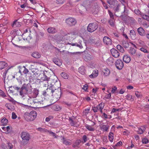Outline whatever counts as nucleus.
<instances>
[{"label":"nucleus","mask_w":149,"mask_h":149,"mask_svg":"<svg viewBox=\"0 0 149 149\" xmlns=\"http://www.w3.org/2000/svg\"><path fill=\"white\" fill-rule=\"evenodd\" d=\"M37 116V113L36 111H33L30 113H26L24 117L27 121H33L36 118Z\"/></svg>","instance_id":"nucleus-1"},{"label":"nucleus","mask_w":149,"mask_h":149,"mask_svg":"<svg viewBox=\"0 0 149 149\" xmlns=\"http://www.w3.org/2000/svg\"><path fill=\"white\" fill-rule=\"evenodd\" d=\"M21 137L22 139L23 144L24 145L27 144L30 139V136L29 134L26 132H22V133Z\"/></svg>","instance_id":"nucleus-2"},{"label":"nucleus","mask_w":149,"mask_h":149,"mask_svg":"<svg viewBox=\"0 0 149 149\" xmlns=\"http://www.w3.org/2000/svg\"><path fill=\"white\" fill-rule=\"evenodd\" d=\"M98 27L97 24L96 23H89L87 27V31L91 33H92L96 30Z\"/></svg>","instance_id":"nucleus-3"},{"label":"nucleus","mask_w":149,"mask_h":149,"mask_svg":"<svg viewBox=\"0 0 149 149\" xmlns=\"http://www.w3.org/2000/svg\"><path fill=\"white\" fill-rule=\"evenodd\" d=\"M53 90L54 91H53V92L52 96H53V97H54L56 98L59 97L61 94L60 89L56 88L54 86Z\"/></svg>","instance_id":"nucleus-4"},{"label":"nucleus","mask_w":149,"mask_h":149,"mask_svg":"<svg viewBox=\"0 0 149 149\" xmlns=\"http://www.w3.org/2000/svg\"><path fill=\"white\" fill-rule=\"evenodd\" d=\"M22 87L27 93H28L31 92L32 89L31 86L29 83L24 84Z\"/></svg>","instance_id":"nucleus-5"},{"label":"nucleus","mask_w":149,"mask_h":149,"mask_svg":"<svg viewBox=\"0 0 149 149\" xmlns=\"http://www.w3.org/2000/svg\"><path fill=\"white\" fill-rule=\"evenodd\" d=\"M66 23L70 26L75 25L76 23V21L74 18H69L66 20Z\"/></svg>","instance_id":"nucleus-6"},{"label":"nucleus","mask_w":149,"mask_h":149,"mask_svg":"<svg viewBox=\"0 0 149 149\" xmlns=\"http://www.w3.org/2000/svg\"><path fill=\"white\" fill-rule=\"evenodd\" d=\"M54 86V85L52 84H50L48 86V87L46 90L48 95L52 96Z\"/></svg>","instance_id":"nucleus-7"},{"label":"nucleus","mask_w":149,"mask_h":149,"mask_svg":"<svg viewBox=\"0 0 149 149\" xmlns=\"http://www.w3.org/2000/svg\"><path fill=\"white\" fill-rule=\"evenodd\" d=\"M28 96L30 98H36L38 94V91L36 89L34 90L32 92L28 93Z\"/></svg>","instance_id":"nucleus-8"},{"label":"nucleus","mask_w":149,"mask_h":149,"mask_svg":"<svg viewBox=\"0 0 149 149\" xmlns=\"http://www.w3.org/2000/svg\"><path fill=\"white\" fill-rule=\"evenodd\" d=\"M115 65L116 68L119 70L121 69L124 66L123 62L120 59H118L116 61Z\"/></svg>","instance_id":"nucleus-9"},{"label":"nucleus","mask_w":149,"mask_h":149,"mask_svg":"<svg viewBox=\"0 0 149 149\" xmlns=\"http://www.w3.org/2000/svg\"><path fill=\"white\" fill-rule=\"evenodd\" d=\"M120 4L119 3L116 4L114 6H111V8H112L114 12V14L117 17H119L118 15H117L116 13L119 11L120 10Z\"/></svg>","instance_id":"nucleus-10"},{"label":"nucleus","mask_w":149,"mask_h":149,"mask_svg":"<svg viewBox=\"0 0 149 149\" xmlns=\"http://www.w3.org/2000/svg\"><path fill=\"white\" fill-rule=\"evenodd\" d=\"M40 79H38V80H40V81H50V78L48 77L44 73L40 74L39 75Z\"/></svg>","instance_id":"nucleus-11"},{"label":"nucleus","mask_w":149,"mask_h":149,"mask_svg":"<svg viewBox=\"0 0 149 149\" xmlns=\"http://www.w3.org/2000/svg\"><path fill=\"white\" fill-rule=\"evenodd\" d=\"M103 41L104 43L107 45H111L112 44L111 40L107 36H104L103 38Z\"/></svg>","instance_id":"nucleus-12"},{"label":"nucleus","mask_w":149,"mask_h":149,"mask_svg":"<svg viewBox=\"0 0 149 149\" xmlns=\"http://www.w3.org/2000/svg\"><path fill=\"white\" fill-rule=\"evenodd\" d=\"M111 52L112 55L114 57L117 58L119 56V53L115 49H112L111 50Z\"/></svg>","instance_id":"nucleus-13"},{"label":"nucleus","mask_w":149,"mask_h":149,"mask_svg":"<svg viewBox=\"0 0 149 149\" xmlns=\"http://www.w3.org/2000/svg\"><path fill=\"white\" fill-rule=\"evenodd\" d=\"M55 38V41L57 44H63V39L62 36H57Z\"/></svg>","instance_id":"nucleus-14"},{"label":"nucleus","mask_w":149,"mask_h":149,"mask_svg":"<svg viewBox=\"0 0 149 149\" xmlns=\"http://www.w3.org/2000/svg\"><path fill=\"white\" fill-rule=\"evenodd\" d=\"M49 81H39V84L40 85L43 87H48L49 84H50Z\"/></svg>","instance_id":"nucleus-15"},{"label":"nucleus","mask_w":149,"mask_h":149,"mask_svg":"<svg viewBox=\"0 0 149 149\" xmlns=\"http://www.w3.org/2000/svg\"><path fill=\"white\" fill-rule=\"evenodd\" d=\"M61 140L63 143L66 145H69L71 144V141L70 139H67L64 137H63Z\"/></svg>","instance_id":"nucleus-16"},{"label":"nucleus","mask_w":149,"mask_h":149,"mask_svg":"<svg viewBox=\"0 0 149 149\" xmlns=\"http://www.w3.org/2000/svg\"><path fill=\"white\" fill-rule=\"evenodd\" d=\"M47 32L50 33H54L57 32V30L54 27H50L48 28L47 29Z\"/></svg>","instance_id":"nucleus-17"},{"label":"nucleus","mask_w":149,"mask_h":149,"mask_svg":"<svg viewBox=\"0 0 149 149\" xmlns=\"http://www.w3.org/2000/svg\"><path fill=\"white\" fill-rule=\"evenodd\" d=\"M138 32L140 36H143L145 34V32L144 29L141 27L138 28L137 29Z\"/></svg>","instance_id":"nucleus-18"},{"label":"nucleus","mask_w":149,"mask_h":149,"mask_svg":"<svg viewBox=\"0 0 149 149\" xmlns=\"http://www.w3.org/2000/svg\"><path fill=\"white\" fill-rule=\"evenodd\" d=\"M104 107V104L103 103H101L97 106L96 107L97 108V110L100 111L101 113H102V110Z\"/></svg>","instance_id":"nucleus-19"},{"label":"nucleus","mask_w":149,"mask_h":149,"mask_svg":"<svg viewBox=\"0 0 149 149\" xmlns=\"http://www.w3.org/2000/svg\"><path fill=\"white\" fill-rule=\"evenodd\" d=\"M123 60L125 63H128L130 61V58L128 56V55H125L123 57Z\"/></svg>","instance_id":"nucleus-20"},{"label":"nucleus","mask_w":149,"mask_h":149,"mask_svg":"<svg viewBox=\"0 0 149 149\" xmlns=\"http://www.w3.org/2000/svg\"><path fill=\"white\" fill-rule=\"evenodd\" d=\"M107 2L110 5V7L114 6L116 4H117V1L116 0H107Z\"/></svg>","instance_id":"nucleus-21"},{"label":"nucleus","mask_w":149,"mask_h":149,"mask_svg":"<svg viewBox=\"0 0 149 149\" xmlns=\"http://www.w3.org/2000/svg\"><path fill=\"white\" fill-rule=\"evenodd\" d=\"M98 74V71L97 70H95L93 71V73L91 75H89L90 78H93L97 77Z\"/></svg>","instance_id":"nucleus-22"},{"label":"nucleus","mask_w":149,"mask_h":149,"mask_svg":"<svg viewBox=\"0 0 149 149\" xmlns=\"http://www.w3.org/2000/svg\"><path fill=\"white\" fill-rule=\"evenodd\" d=\"M129 52L132 56H134L136 54V49L133 48L131 47L129 51Z\"/></svg>","instance_id":"nucleus-23"},{"label":"nucleus","mask_w":149,"mask_h":149,"mask_svg":"<svg viewBox=\"0 0 149 149\" xmlns=\"http://www.w3.org/2000/svg\"><path fill=\"white\" fill-rule=\"evenodd\" d=\"M53 61L58 66H60L62 64V63L60 60L56 58H54L53 59Z\"/></svg>","instance_id":"nucleus-24"},{"label":"nucleus","mask_w":149,"mask_h":149,"mask_svg":"<svg viewBox=\"0 0 149 149\" xmlns=\"http://www.w3.org/2000/svg\"><path fill=\"white\" fill-rule=\"evenodd\" d=\"M79 72L82 74L84 75L85 74V70L84 66H81L78 69Z\"/></svg>","instance_id":"nucleus-25"},{"label":"nucleus","mask_w":149,"mask_h":149,"mask_svg":"<svg viewBox=\"0 0 149 149\" xmlns=\"http://www.w3.org/2000/svg\"><path fill=\"white\" fill-rule=\"evenodd\" d=\"M19 92V95L22 97H23L24 95V94L26 93V92L25 91L22 87L21 88H20L19 90L18 91Z\"/></svg>","instance_id":"nucleus-26"},{"label":"nucleus","mask_w":149,"mask_h":149,"mask_svg":"<svg viewBox=\"0 0 149 149\" xmlns=\"http://www.w3.org/2000/svg\"><path fill=\"white\" fill-rule=\"evenodd\" d=\"M109 125H103L100 127V129L103 131L107 132L109 128Z\"/></svg>","instance_id":"nucleus-27"},{"label":"nucleus","mask_w":149,"mask_h":149,"mask_svg":"<svg viewBox=\"0 0 149 149\" xmlns=\"http://www.w3.org/2000/svg\"><path fill=\"white\" fill-rule=\"evenodd\" d=\"M57 78L56 77L54 76L53 79H50V81H49V83H50V84H54V86L55 83L57 81Z\"/></svg>","instance_id":"nucleus-28"},{"label":"nucleus","mask_w":149,"mask_h":149,"mask_svg":"<svg viewBox=\"0 0 149 149\" xmlns=\"http://www.w3.org/2000/svg\"><path fill=\"white\" fill-rule=\"evenodd\" d=\"M7 66V64L4 62H0V69H2Z\"/></svg>","instance_id":"nucleus-29"},{"label":"nucleus","mask_w":149,"mask_h":149,"mask_svg":"<svg viewBox=\"0 0 149 149\" xmlns=\"http://www.w3.org/2000/svg\"><path fill=\"white\" fill-rule=\"evenodd\" d=\"M32 56L34 58H40V55L39 53L38 52H35L32 54Z\"/></svg>","instance_id":"nucleus-30"},{"label":"nucleus","mask_w":149,"mask_h":149,"mask_svg":"<svg viewBox=\"0 0 149 149\" xmlns=\"http://www.w3.org/2000/svg\"><path fill=\"white\" fill-rule=\"evenodd\" d=\"M123 46L125 48H127L129 46V43L127 41L123 40L122 41Z\"/></svg>","instance_id":"nucleus-31"},{"label":"nucleus","mask_w":149,"mask_h":149,"mask_svg":"<svg viewBox=\"0 0 149 149\" xmlns=\"http://www.w3.org/2000/svg\"><path fill=\"white\" fill-rule=\"evenodd\" d=\"M13 27H19L20 26V23L17 21H15L12 24Z\"/></svg>","instance_id":"nucleus-32"},{"label":"nucleus","mask_w":149,"mask_h":149,"mask_svg":"<svg viewBox=\"0 0 149 149\" xmlns=\"http://www.w3.org/2000/svg\"><path fill=\"white\" fill-rule=\"evenodd\" d=\"M81 142V141L79 139L77 140L73 144L72 147L74 148L77 147Z\"/></svg>","instance_id":"nucleus-33"},{"label":"nucleus","mask_w":149,"mask_h":149,"mask_svg":"<svg viewBox=\"0 0 149 149\" xmlns=\"http://www.w3.org/2000/svg\"><path fill=\"white\" fill-rule=\"evenodd\" d=\"M103 72L104 73V75L105 76H108L110 74V71L109 70L106 68L104 69L103 71Z\"/></svg>","instance_id":"nucleus-34"},{"label":"nucleus","mask_w":149,"mask_h":149,"mask_svg":"<svg viewBox=\"0 0 149 149\" xmlns=\"http://www.w3.org/2000/svg\"><path fill=\"white\" fill-rule=\"evenodd\" d=\"M86 127L88 130L91 131H94V128L91 125H86Z\"/></svg>","instance_id":"nucleus-35"},{"label":"nucleus","mask_w":149,"mask_h":149,"mask_svg":"<svg viewBox=\"0 0 149 149\" xmlns=\"http://www.w3.org/2000/svg\"><path fill=\"white\" fill-rule=\"evenodd\" d=\"M117 49L120 52L123 53L124 52V48L120 45H118L117 46Z\"/></svg>","instance_id":"nucleus-36"},{"label":"nucleus","mask_w":149,"mask_h":149,"mask_svg":"<svg viewBox=\"0 0 149 149\" xmlns=\"http://www.w3.org/2000/svg\"><path fill=\"white\" fill-rule=\"evenodd\" d=\"M61 76L64 79H68L69 77V75L67 73L63 72L61 73Z\"/></svg>","instance_id":"nucleus-37"},{"label":"nucleus","mask_w":149,"mask_h":149,"mask_svg":"<svg viewBox=\"0 0 149 149\" xmlns=\"http://www.w3.org/2000/svg\"><path fill=\"white\" fill-rule=\"evenodd\" d=\"M8 120L5 118H3L1 121V122L2 123V124L3 125H5L7 124L8 123Z\"/></svg>","instance_id":"nucleus-38"},{"label":"nucleus","mask_w":149,"mask_h":149,"mask_svg":"<svg viewBox=\"0 0 149 149\" xmlns=\"http://www.w3.org/2000/svg\"><path fill=\"white\" fill-rule=\"evenodd\" d=\"M114 62L113 60V58L110 57L107 60V62L109 64L111 65Z\"/></svg>","instance_id":"nucleus-39"},{"label":"nucleus","mask_w":149,"mask_h":149,"mask_svg":"<svg viewBox=\"0 0 149 149\" xmlns=\"http://www.w3.org/2000/svg\"><path fill=\"white\" fill-rule=\"evenodd\" d=\"M5 106L9 110L11 111H13L14 110V107L11 106L10 104H7L5 105Z\"/></svg>","instance_id":"nucleus-40"},{"label":"nucleus","mask_w":149,"mask_h":149,"mask_svg":"<svg viewBox=\"0 0 149 149\" xmlns=\"http://www.w3.org/2000/svg\"><path fill=\"white\" fill-rule=\"evenodd\" d=\"M82 138L83 140L82 141L83 143H86L89 139L88 138L87 136L85 135L83 136Z\"/></svg>","instance_id":"nucleus-41"},{"label":"nucleus","mask_w":149,"mask_h":149,"mask_svg":"<svg viewBox=\"0 0 149 149\" xmlns=\"http://www.w3.org/2000/svg\"><path fill=\"white\" fill-rule=\"evenodd\" d=\"M82 42V41L80 40L79 41V43H76L75 46H77V47H79L80 49L82 48L83 47L81 44Z\"/></svg>","instance_id":"nucleus-42"},{"label":"nucleus","mask_w":149,"mask_h":149,"mask_svg":"<svg viewBox=\"0 0 149 149\" xmlns=\"http://www.w3.org/2000/svg\"><path fill=\"white\" fill-rule=\"evenodd\" d=\"M37 130L38 131H40L41 132H47V129L44 128H42L41 127H39L38 128Z\"/></svg>","instance_id":"nucleus-43"},{"label":"nucleus","mask_w":149,"mask_h":149,"mask_svg":"<svg viewBox=\"0 0 149 149\" xmlns=\"http://www.w3.org/2000/svg\"><path fill=\"white\" fill-rule=\"evenodd\" d=\"M142 127V128H139V130L137 131L138 134H142L143 132L145 130V128L143 127Z\"/></svg>","instance_id":"nucleus-44"},{"label":"nucleus","mask_w":149,"mask_h":149,"mask_svg":"<svg viewBox=\"0 0 149 149\" xmlns=\"http://www.w3.org/2000/svg\"><path fill=\"white\" fill-rule=\"evenodd\" d=\"M113 133H110L109 135V139L110 141L112 142L113 141Z\"/></svg>","instance_id":"nucleus-45"},{"label":"nucleus","mask_w":149,"mask_h":149,"mask_svg":"<svg viewBox=\"0 0 149 149\" xmlns=\"http://www.w3.org/2000/svg\"><path fill=\"white\" fill-rule=\"evenodd\" d=\"M130 34L131 36L133 37L134 38L135 37L136 33L133 30H132L130 31Z\"/></svg>","instance_id":"nucleus-46"},{"label":"nucleus","mask_w":149,"mask_h":149,"mask_svg":"<svg viewBox=\"0 0 149 149\" xmlns=\"http://www.w3.org/2000/svg\"><path fill=\"white\" fill-rule=\"evenodd\" d=\"M0 96L3 97L5 98L6 97L5 93L1 90L0 89Z\"/></svg>","instance_id":"nucleus-47"},{"label":"nucleus","mask_w":149,"mask_h":149,"mask_svg":"<svg viewBox=\"0 0 149 149\" xmlns=\"http://www.w3.org/2000/svg\"><path fill=\"white\" fill-rule=\"evenodd\" d=\"M141 15L144 19L148 21H149V16L144 14L143 15Z\"/></svg>","instance_id":"nucleus-48"},{"label":"nucleus","mask_w":149,"mask_h":149,"mask_svg":"<svg viewBox=\"0 0 149 149\" xmlns=\"http://www.w3.org/2000/svg\"><path fill=\"white\" fill-rule=\"evenodd\" d=\"M47 132L51 135L54 137V138H56L57 137L55 133H54L50 131L49 130H47Z\"/></svg>","instance_id":"nucleus-49"},{"label":"nucleus","mask_w":149,"mask_h":149,"mask_svg":"<svg viewBox=\"0 0 149 149\" xmlns=\"http://www.w3.org/2000/svg\"><path fill=\"white\" fill-rule=\"evenodd\" d=\"M24 66L23 67L19 66L18 67L19 68V72L22 75L23 73V71L24 70Z\"/></svg>","instance_id":"nucleus-50"},{"label":"nucleus","mask_w":149,"mask_h":149,"mask_svg":"<svg viewBox=\"0 0 149 149\" xmlns=\"http://www.w3.org/2000/svg\"><path fill=\"white\" fill-rule=\"evenodd\" d=\"M109 23L110 26H113L114 25V20L113 19H111L109 21Z\"/></svg>","instance_id":"nucleus-51"},{"label":"nucleus","mask_w":149,"mask_h":149,"mask_svg":"<svg viewBox=\"0 0 149 149\" xmlns=\"http://www.w3.org/2000/svg\"><path fill=\"white\" fill-rule=\"evenodd\" d=\"M126 97L127 99L131 101H132L134 100L133 96L131 95H127Z\"/></svg>","instance_id":"nucleus-52"},{"label":"nucleus","mask_w":149,"mask_h":149,"mask_svg":"<svg viewBox=\"0 0 149 149\" xmlns=\"http://www.w3.org/2000/svg\"><path fill=\"white\" fill-rule=\"evenodd\" d=\"M140 50L141 51L145 53H149V52L146 49L143 47L140 48Z\"/></svg>","instance_id":"nucleus-53"},{"label":"nucleus","mask_w":149,"mask_h":149,"mask_svg":"<svg viewBox=\"0 0 149 149\" xmlns=\"http://www.w3.org/2000/svg\"><path fill=\"white\" fill-rule=\"evenodd\" d=\"M7 146H8L9 149H12L13 148V145L10 142H8L7 143Z\"/></svg>","instance_id":"nucleus-54"},{"label":"nucleus","mask_w":149,"mask_h":149,"mask_svg":"<svg viewBox=\"0 0 149 149\" xmlns=\"http://www.w3.org/2000/svg\"><path fill=\"white\" fill-rule=\"evenodd\" d=\"M56 3L58 4H62L64 1L65 0H56Z\"/></svg>","instance_id":"nucleus-55"},{"label":"nucleus","mask_w":149,"mask_h":149,"mask_svg":"<svg viewBox=\"0 0 149 149\" xmlns=\"http://www.w3.org/2000/svg\"><path fill=\"white\" fill-rule=\"evenodd\" d=\"M10 88L12 89L13 88L15 90H17L18 91L19 90L20 88L18 87L17 86H11L9 87Z\"/></svg>","instance_id":"nucleus-56"},{"label":"nucleus","mask_w":149,"mask_h":149,"mask_svg":"<svg viewBox=\"0 0 149 149\" xmlns=\"http://www.w3.org/2000/svg\"><path fill=\"white\" fill-rule=\"evenodd\" d=\"M142 142L143 143L146 144L149 142V141L146 138H144L142 140Z\"/></svg>","instance_id":"nucleus-57"},{"label":"nucleus","mask_w":149,"mask_h":149,"mask_svg":"<svg viewBox=\"0 0 149 149\" xmlns=\"http://www.w3.org/2000/svg\"><path fill=\"white\" fill-rule=\"evenodd\" d=\"M103 114L102 117L104 118V119H106L109 118V117L107 116V115L104 113H102Z\"/></svg>","instance_id":"nucleus-58"},{"label":"nucleus","mask_w":149,"mask_h":149,"mask_svg":"<svg viewBox=\"0 0 149 149\" xmlns=\"http://www.w3.org/2000/svg\"><path fill=\"white\" fill-rule=\"evenodd\" d=\"M121 110H122V109H121L120 108V109L113 108L112 110L111 113H112V112L114 113L116 111H121Z\"/></svg>","instance_id":"nucleus-59"},{"label":"nucleus","mask_w":149,"mask_h":149,"mask_svg":"<svg viewBox=\"0 0 149 149\" xmlns=\"http://www.w3.org/2000/svg\"><path fill=\"white\" fill-rule=\"evenodd\" d=\"M109 14L110 16V17L111 19H113V15L112 13L110 10H108Z\"/></svg>","instance_id":"nucleus-60"},{"label":"nucleus","mask_w":149,"mask_h":149,"mask_svg":"<svg viewBox=\"0 0 149 149\" xmlns=\"http://www.w3.org/2000/svg\"><path fill=\"white\" fill-rule=\"evenodd\" d=\"M135 13L137 15H139L140 14V11L138 9H135L134 10Z\"/></svg>","instance_id":"nucleus-61"},{"label":"nucleus","mask_w":149,"mask_h":149,"mask_svg":"<svg viewBox=\"0 0 149 149\" xmlns=\"http://www.w3.org/2000/svg\"><path fill=\"white\" fill-rule=\"evenodd\" d=\"M29 72V70L24 67V69L23 71V73L24 74H27Z\"/></svg>","instance_id":"nucleus-62"},{"label":"nucleus","mask_w":149,"mask_h":149,"mask_svg":"<svg viewBox=\"0 0 149 149\" xmlns=\"http://www.w3.org/2000/svg\"><path fill=\"white\" fill-rule=\"evenodd\" d=\"M7 129V133H9L11 131V129H10V126H8L6 127Z\"/></svg>","instance_id":"nucleus-63"},{"label":"nucleus","mask_w":149,"mask_h":149,"mask_svg":"<svg viewBox=\"0 0 149 149\" xmlns=\"http://www.w3.org/2000/svg\"><path fill=\"white\" fill-rule=\"evenodd\" d=\"M17 117V116L16 115L15 113L14 112L12 113V118L13 119H15Z\"/></svg>","instance_id":"nucleus-64"}]
</instances>
